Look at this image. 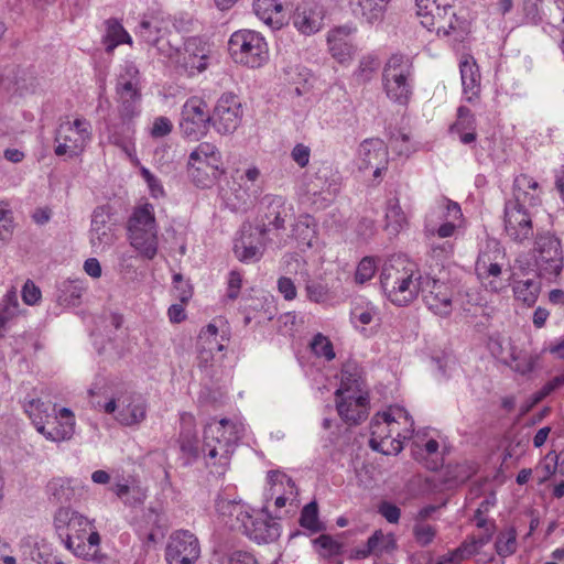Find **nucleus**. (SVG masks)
<instances>
[{
  "instance_id": "obj_64",
  "label": "nucleus",
  "mask_w": 564,
  "mask_h": 564,
  "mask_svg": "<svg viewBox=\"0 0 564 564\" xmlns=\"http://www.w3.org/2000/svg\"><path fill=\"white\" fill-rule=\"evenodd\" d=\"M22 300L28 305H35L41 300V290L31 280H28L22 288Z\"/></svg>"
},
{
  "instance_id": "obj_58",
  "label": "nucleus",
  "mask_w": 564,
  "mask_h": 564,
  "mask_svg": "<svg viewBox=\"0 0 564 564\" xmlns=\"http://www.w3.org/2000/svg\"><path fill=\"white\" fill-rule=\"evenodd\" d=\"M438 206L443 209V218L446 221L455 223L462 219L463 213L458 203L447 197H442L438 202Z\"/></svg>"
},
{
  "instance_id": "obj_29",
  "label": "nucleus",
  "mask_w": 564,
  "mask_h": 564,
  "mask_svg": "<svg viewBox=\"0 0 564 564\" xmlns=\"http://www.w3.org/2000/svg\"><path fill=\"white\" fill-rule=\"evenodd\" d=\"M390 0H351L354 14L364 23L373 25L384 19L387 6Z\"/></svg>"
},
{
  "instance_id": "obj_35",
  "label": "nucleus",
  "mask_w": 564,
  "mask_h": 564,
  "mask_svg": "<svg viewBox=\"0 0 564 564\" xmlns=\"http://www.w3.org/2000/svg\"><path fill=\"white\" fill-rule=\"evenodd\" d=\"M361 371L355 361H347L341 368V384L335 395L341 397L347 393H362Z\"/></svg>"
},
{
  "instance_id": "obj_5",
  "label": "nucleus",
  "mask_w": 564,
  "mask_h": 564,
  "mask_svg": "<svg viewBox=\"0 0 564 564\" xmlns=\"http://www.w3.org/2000/svg\"><path fill=\"white\" fill-rule=\"evenodd\" d=\"M128 239L138 253L152 260L158 254L159 238L154 207L145 203L134 208L128 224Z\"/></svg>"
},
{
  "instance_id": "obj_2",
  "label": "nucleus",
  "mask_w": 564,
  "mask_h": 564,
  "mask_svg": "<svg viewBox=\"0 0 564 564\" xmlns=\"http://www.w3.org/2000/svg\"><path fill=\"white\" fill-rule=\"evenodd\" d=\"M539 184L527 174L513 181L512 198L505 204V231L517 243H523L533 237L532 215L529 207L540 204Z\"/></svg>"
},
{
  "instance_id": "obj_4",
  "label": "nucleus",
  "mask_w": 564,
  "mask_h": 564,
  "mask_svg": "<svg viewBox=\"0 0 564 564\" xmlns=\"http://www.w3.org/2000/svg\"><path fill=\"white\" fill-rule=\"evenodd\" d=\"M241 435V426L227 419L208 423L205 426L203 452L210 473L218 476L225 474Z\"/></svg>"
},
{
  "instance_id": "obj_32",
  "label": "nucleus",
  "mask_w": 564,
  "mask_h": 564,
  "mask_svg": "<svg viewBox=\"0 0 564 564\" xmlns=\"http://www.w3.org/2000/svg\"><path fill=\"white\" fill-rule=\"evenodd\" d=\"M218 328L214 324H208L198 335L197 351L200 366H207L213 359L214 351H220L224 346L217 341Z\"/></svg>"
},
{
  "instance_id": "obj_3",
  "label": "nucleus",
  "mask_w": 564,
  "mask_h": 564,
  "mask_svg": "<svg viewBox=\"0 0 564 564\" xmlns=\"http://www.w3.org/2000/svg\"><path fill=\"white\" fill-rule=\"evenodd\" d=\"M55 532L65 545L78 557L93 556L100 543L97 531L91 530L90 521L69 507H59L53 519Z\"/></svg>"
},
{
  "instance_id": "obj_49",
  "label": "nucleus",
  "mask_w": 564,
  "mask_h": 564,
  "mask_svg": "<svg viewBox=\"0 0 564 564\" xmlns=\"http://www.w3.org/2000/svg\"><path fill=\"white\" fill-rule=\"evenodd\" d=\"M384 535L381 531H376L367 541L365 547L355 550L356 558H367L370 554H381L386 546Z\"/></svg>"
},
{
  "instance_id": "obj_26",
  "label": "nucleus",
  "mask_w": 564,
  "mask_h": 564,
  "mask_svg": "<svg viewBox=\"0 0 564 564\" xmlns=\"http://www.w3.org/2000/svg\"><path fill=\"white\" fill-rule=\"evenodd\" d=\"M339 189V176L329 166L319 167L306 183L308 194L322 195L324 199H332Z\"/></svg>"
},
{
  "instance_id": "obj_39",
  "label": "nucleus",
  "mask_w": 564,
  "mask_h": 564,
  "mask_svg": "<svg viewBox=\"0 0 564 564\" xmlns=\"http://www.w3.org/2000/svg\"><path fill=\"white\" fill-rule=\"evenodd\" d=\"M216 509L223 517L235 518V522L231 523L232 527L239 529L245 518L248 519V509L240 501L227 500V499H218L216 501Z\"/></svg>"
},
{
  "instance_id": "obj_42",
  "label": "nucleus",
  "mask_w": 564,
  "mask_h": 564,
  "mask_svg": "<svg viewBox=\"0 0 564 564\" xmlns=\"http://www.w3.org/2000/svg\"><path fill=\"white\" fill-rule=\"evenodd\" d=\"M24 411L36 427V421H42L45 424L55 414V405L52 406L40 399H31L24 403Z\"/></svg>"
},
{
  "instance_id": "obj_57",
  "label": "nucleus",
  "mask_w": 564,
  "mask_h": 564,
  "mask_svg": "<svg viewBox=\"0 0 564 564\" xmlns=\"http://www.w3.org/2000/svg\"><path fill=\"white\" fill-rule=\"evenodd\" d=\"M376 272V264L373 259L365 257L357 265L355 273V281L359 284H364L371 280Z\"/></svg>"
},
{
  "instance_id": "obj_8",
  "label": "nucleus",
  "mask_w": 564,
  "mask_h": 564,
  "mask_svg": "<svg viewBox=\"0 0 564 564\" xmlns=\"http://www.w3.org/2000/svg\"><path fill=\"white\" fill-rule=\"evenodd\" d=\"M228 50L236 63L251 68L261 67L269 58L264 37L252 30L234 32L228 41Z\"/></svg>"
},
{
  "instance_id": "obj_13",
  "label": "nucleus",
  "mask_w": 564,
  "mask_h": 564,
  "mask_svg": "<svg viewBox=\"0 0 564 564\" xmlns=\"http://www.w3.org/2000/svg\"><path fill=\"white\" fill-rule=\"evenodd\" d=\"M200 555L198 539L188 530H177L170 535L165 551L169 564H194Z\"/></svg>"
},
{
  "instance_id": "obj_24",
  "label": "nucleus",
  "mask_w": 564,
  "mask_h": 564,
  "mask_svg": "<svg viewBox=\"0 0 564 564\" xmlns=\"http://www.w3.org/2000/svg\"><path fill=\"white\" fill-rule=\"evenodd\" d=\"M209 56L210 48L202 39L193 36L184 42L183 66L191 75L204 72L207 68Z\"/></svg>"
},
{
  "instance_id": "obj_63",
  "label": "nucleus",
  "mask_w": 564,
  "mask_h": 564,
  "mask_svg": "<svg viewBox=\"0 0 564 564\" xmlns=\"http://www.w3.org/2000/svg\"><path fill=\"white\" fill-rule=\"evenodd\" d=\"M378 512L389 522L398 523L401 517L400 508L389 501H382L378 507Z\"/></svg>"
},
{
  "instance_id": "obj_36",
  "label": "nucleus",
  "mask_w": 564,
  "mask_h": 564,
  "mask_svg": "<svg viewBox=\"0 0 564 564\" xmlns=\"http://www.w3.org/2000/svg\"><path fill=\"white\" fill-rule=\"evenodd\" d=\"M180 447L181 451L192 457L198 455V438L195 431L194 417L189 414H184L181 417V432H180Z\"/></svg>"
},
{
  "instance_id": "obj_22",
  "label": "nucleus",
  "mask_w": 564,
  "mask_h": 564,
  "mask_svg": "<svg viewBox=\"0 0 564 564\" xmlns=\"http://www.w3.org/2000/svg\"><path fill=\"white\" fill-rule=\"evenodd\" d=\"M358 155L360 160L359 169H375V177H378L381 174L382 170H386V164L388 162V151L382 140H365L359 145Z\"/></svg>"
},
{
  "instance_id": "obj_48",
  "label": "nucleus",
  "mask_w": 564,
  "mask_h": 564,
  "mask_svg": "<svg viewBox=\"0 0 564 564\" xmlns=\"http://www.w3.org/2000/svg\"><path fill=\"white\" fill-rule=\"evenodd\" d=\"M378 67L379 62L376 57H362L359 62L358 68L354 72V78L357 84L361 85L370 82Z\"/></svg>"
},
{
  "instance_id": "obj_18",
  "label": "nucleus",
  "mask_w": 564,
  "mask_h": 564,
  "mask_svg": "<svg viewBox=\"0 0 564 564\" xmlns=\"http://www.w3.org/2000/svg\"><path fill=\"white\" fill-rule=\"evenodd\" d=\"M89 240L95 252H102L115 242L110 213L107 206H98L94 209Z\"/></svg>"
},
{
  "instance_id": "obj_38",
  "label": "nucleus",
  "mask_w": 564,
  "mask_h": 564,
  "mask_svg": "<svg viewBox=\"0 0 564 564\" xmlns=\"http://www.w3.org/2000/svg\"><path fill=\"white\" fill-rule=\"evenodd\" d=\"M293 237L303 246L312 248L316 239V223L310 215H302L292 227Z\"/></svg>"
},
{
  "instance_id": "obj_31",
  "label": "nucleus",
  "mask_w": 564,
  "mask_h": 564,
  "mask_svg": "<svg viewBox=\"0 0 564 564\" xmlns=\"http://www.w3.org/2000/svg\"><path fill=\"white\" fill-rule=\"evenodd\" d=\"M350 32V28L339 26L332 30L327 36L329 52L340 63L347 61L354 52V46L348 39Z\"/></svg>"
},
{
  "instance_id": "obj_17",
  "label": "nucleus",
  "mask_w": 564,
  "mask_h": 564,
  "mask_svg": "<svg viewBox=\"0 0 564 564\" xmlns=\"http://www.w3.org/2000/svg\"><path fill=\"white\" fill-rule=\"evenodd\" d=\"M242 533L258 544L272 543L276 541L281 534V525L273 520L268 513L251 514L248 512V519L245 518L239 527Z\"/></svg>"
},
{
  "instance_id": "obj_59",
  "label": "nucleus",
  "mask_w": 564,
  "mask_h": 564,
  "mask_svg": "<svg viewBox=\"0 0 564 564\" xmlns=\"http://www.w3.org/2000/svg\"><path fill=\"white\" fill-rule=\"evenodd\" d=\"M36 431L44 435L46 440L53 441V442H61L66 441L70 438V429L67 427V430H62L59 426H54L51 430H47L45 427L44 422L36 421Z\"/></svg>"
},
{
  "instance_id": "obj_37",
  "label": "nucleus",
  "mask_w": 564,
  "mask_h": 564,
  "mask_svg": "<svg viewBox=\"0 0 564 564\" xmlns=\"http://www.w3.org/2000/svg\"><path fill=\"white\" fill-rule=\"evenodd\" d=\"M102 41L106 45V52L109 54L112 53L119 44L132 43V39L129 33L116 19H109L106 21V34L104 35Z\"/></svg>"
},
{
  "instance_id": "obj_7",
  "label": "nucleus",
  "mask_w": 564,
  "mask_h": 564,
  "mask_svg": "<svg viewBox=\"0 0 564 564\" xmlns=\"http://www.w3.org/2000/svg\"><path fill=\"white\" fill-rule=\"evenodd\" d=\"M221 154L209 142L199 143L189 154L187 173L192 182L202 188L209 187L223 173Z\"/></svg>"
},
{
  "instance_id": "obj_12",
  "label": "nucleus",
  "mask_w": 564,
  "mask_h": 564,
  "mask_svg": "<svg viewBox=\"0 0 564 564\" xmlns=\"http://www.w3.org/2000/svg\"><path fill=\"white\" fill-rule=\"evenodd\" d=\"M536 265L540 274L557 276L563 269V251L560 239L551 232L539 234L535 238Z\"/></svg>"
},
{
  "instance_id": "obj_14",
  "label": "nucleus",
  "mask_w": 564,
  "mask_h": 564,
  "mask_svg": "<svg viewBox=\"0 0 564 564\" xmlns=\"http://www.w3.org/2000/svg\"><path fill=\"white\" fill-rule=\"evenodd\" d=\"M265 238V228L259 229L249 224L243 225L240 237L234 243L235 256L245 263L258 262L264 252Z\"/></svg>"
},
{
  "instance_id": "obj_1",
  "label": "nucleus",
  "mask_w": 564,
  "mask_h": 564,
  "mask_svg": "<svg viewBox=\"0 0 564 564\" xmlns=\"http://www.w3.org/2000/svg\"><path fill=\"white\" fill-rule=\"evenodd\" d=\"M380 283L387 297L398 306L410 304L421 293L434 314L448 316L452 313L451 285L429 274H422L416 263L404 256H394L384 263Z\"/></svg>"
},
{
  "instance_id": "obj_50",
  "label": "nucleus",
  "mask_w": 564,
  "mask_h": 564,
  "mask_svg": "<svg viewBox=\"0 0 564 564\" xmlns=\"http://www.w3.org/2000/svg\"><path fill=\"white\" fill-rule=\"evenodd\" d=\"M451 3L452 0H415L417 15L422 20H429L432 15H436V12L445 9V4Z\"/></svg>"
},
{
  "instance_id": "obj_25",
  "label": "nucleus",
  "mask_w": 564,
  "mask_h": 564,
  "mask_svg": "<svg viewBox=\"0 0 564 564\" xmlns=\"http://www.w3.org/2000/svg\"><path fill=\"white\" fill-rule=\"evenodd\" d=\"M135 120L119 118L118 122L107 123L108 141L120 148L128 156H132L134 149Z\"/></svg>"
},
{
  "instance_id": "obj_16",
  "label": "nucleus",
  "mask_w": 564,
  "mask_h": 564,
  "mask_svg": "<svg viewBox=\"0 0 564 564\" xmlns=\"http://www.w3.org/2000/svg\"><path fill=\"white\" fill-rule=\"evenodd\" d=\"M242 108L239 98L235 95H223L212 115V124L221 134H229L237 130L241 122Z\"/></svg>"
},
{
  "instance_id": "obj_46",
  "label": "nucleus",
  "mask_w": 564,
  "mask_h": 564,
  "mask_svg": "<svg viewBox=\"0 0 564 564\" xmlns=\"http://www.w3.org/2000/svg\"><path fill=\"white\" fill-rule=\"evenodd\" d=\"M300 524L302 528L317 533L323 530V525L318 520V507L315 501L307 503L301 512Z\"/></svg>"
},
{
  "instance_id": "obj_10",
  "label": "nucleus",
  "mask_w": 564,
  "mask_h": 564,
  "mask_svg": "<svg viewBox=\"0 0 564 564\" xmlns=\"http://www.w3.org/2000/svg\"><path fill=\"white\" fill-rule=\"evenodd\" d=\"M90 123L84 118H76L74 122H62L55 133V154L69 158L80 154L90 140Z\"/></svg>"
},
{
  "instance_id": "obj_41",
  "label": "nucleus",
  "mask_w": 564,
  "mask_h": 564,
  "mask_svg": "<svg viewBox=\"0 0 564 564\" xmlns=\"http://www.w3.org/2000/svg\"><path fill=\"white\" fill-rule=\"evenodd\" d=\"M142 94L116 96L119 118L134 119L141 113Z\"/></svg>"
},
{
  "instance_id": "obj_53",
  "label": "nucleus",
  "mask_w": 564,
  "mask_h": 564,
  "mask_svg": "<svg viewBox=\"0 0 564 564\" xmlns=\"http://www.w3.org/2000/svg\"><path fill=\"white\" fill-rule=\"evenodd\" d=\"M306 294L312 302L319 304L326 303L332 299L327 285L316 281H311L306 284Z\"/></svg>"
},
{
  "instance_id": "obj_34",
  "label": "nucleus",
  "mask_w": 564,
  "mask_h": 564,
  "mask_svg": "<svg viewBox=\"0 0 564 564\" xmlns=\"http://www.w3.org/2000/svg\"><path fill=\"white\" fill-rule=\"evenodd\" d=\"M463 93L466 100L473 102L480 91V74L478 66L473 61H463L459 64Z\"/></svg>"
},
{
  "instance_id": "obj_45",
  "label": "nucleus",
  "mask_w": 564,
  "mask_h": 564,
  "mask_svg": "<svg viewBox=\"0 0 564 564\" xmlns=\"http://www.w3.org/2000/svg\"><path fill=\"white\" fill-rule=\"evenodd\" d=\"M437 532L438 530L435 524L413 522L412 535L415 543L421 547L431 545L434 542Z\"/></svg>"
},
{
  "instance_id": "obj_47",
  "label": "nucleus",
  "mask_w": 564,
  "mask_h": 564,
  "mask_svg": "<svg viewBox=\"0 0 564 564\" xmlns=\"http://www.w3.org/2000/svg\"><path fill=\"white\" fill-rule=\"evenodd\" d=\"M496 551L500 556H509L517 549V532L513 528L501 531L495 543Z\"/></svg>"
},
{
  "instance_id": "obj_61",
  "label": "nucleus",
  "mask_w": 564,
  "mask_h": 564,
  "mask_svg": "<svg viewBox=\"0 0 564 564\" xmlns=\"http://www.w3.org/2000/svg\"><path fill=\"white\" fill-rule=\"evenodd\" d=\"M375 315L376 308L370 304H367L366 306L356 305L350 312L351 319L354 322H359L361 325H369Z\"/></svg>"
},
{
  "instance_id": "obj_20",
  "label": "nucleus",
  "mask_w": 564,
  "mask_h": 564,
  "mask_svg": "<svg viewBox=\"0 0 564 564\" xmlns=\"http://www.w3.org/2000/svg\"><path fill=\"white\" fill-rule=\"evenodd\" d=\"M503 254L499 248H496L492 252H481L476 261V273L489 291L499 292L503 288V283L499 280L502 267L498 262V258Z\"/></svg>"
},
{
  "instance_id": "obj_11",
  "label": "nucleus",
  "mask_w": 564,
  "mask_h": 564,
  "mask_svg": "<svg viewBox=\"0 0 564 564\" xmlns=\"http://www.w3.org/2000/svg\"><path fill=\"white\" fill-rule=\"evenodd\" d=\"M212 123L207 104L199 97L188 98L182 107L180 130L191 140L205 135Z\"/></svg>"
},
{
  "instance_id": "obj_33",
  "label": "nucleus",
  "mask_w": 564,
  "mask_h": 564,
  "mask_svg": "<svg viewBox=\"0 0 564 564\" xmlns=\"http://www.w3.org/2000/svg\"><path fill=\"white\" fill-rule=\"evenodd\" d=\"M85 290V282L82 279L63 280L56 285V302L64 306H77Z\"/></svg>"
},
{
  "instance_id": "obj_28",
  "label": "nucleus",
  "mask_w": 564,
  "mask_h": 564,
  "mask_svg": "<svg viewBox=\"0 0 564 564\" xmlns=\"http://www.w3.org/2000/svg\"><path fill=\"white\" fill-rule=\"evenodd\" d=\"M284 0H254L253 11L272 30H280L285 23Z\"/></svg>"
},
{
  "instance_id": "obj_44",
  "label": "nucleus",
  "mask_w": 564,
  "mask_h": 564,
  "mask_svg": "<svg viewBox=\"0 0 564 564\" xmlns=\"http://www.w3.org/2000/svg\"><path fill=\"white\" fill-rule=\"evenodd\" d=\"M387 228L392 232H398L405 223V215L397 197L390 198L386 209Z\"/></svg>"
},
{
  "instance_id": "obj_55",
  "label": "nucleus",
  "mask_w": 564,
  "mask_h": 564,
  "mask_svg": "<svg viewBox=\"0 0 564 564\" xmlns=\"http://www.w3.org/2000/svg\"><path fill=\"white\" fill-rule=\"evenodd\" d=\"M18 300L14 292H9L0 304V326L4 324L15 315L18 312Z\"/></svg>"
},
{
  "instance_id": "obj_19",
  "label": "nucleus",
  "mask_w": 564,
  "mask_h": 564,
  "mask_svg": "<svg viewBox=\"0 0 564 564\" xmlns=\"http://www.w3.org/2000/svg\"><path fill=\"white\" fill-rule=\"evenodd\" d=\"M324 18L323 6L316 2H303L295 8L291 19L293 26L301 34L312 35L322 30Z\"/></svg>"
},
{
  "instance_id": "obj_62",
  "label": "nucleus",
  "mask_w": 564,
  "mask_h": 564,
  "mask_svg": "<svg viewBox=\"0 0 564 564\" xmlns=\"http://www.w3.org/2000/svg\"><path fill=\"white\" fill-rule=\"evenodd\" d=\"M390 147L399 155L409 156V154L412 152V147L410 144V138L408 134L402 133V132H399L391 137Z\"/></svg>"
},
{
  "instance_id": "obj_40",
  "label": "nucleus",
  "mask_w": 564,
  "mask_h": 564,
  "mask_svg": "<svg viewBox=\"0 0 564 564\" xmlns=\"http://www.w3.org/2000/svg\"><path fill=\"white\" fill-rule=\"evenodd\" d=\"M541 283L536 279H528L525 281H514L513 293L518 301L532 306L539 296Z\"/></svg>"
},
{
  "instance_id": "obj_56",
  "label": "nucleus",
  "mask_w": 564,
  "mask_h": 564,
  "mask_svg": "<svg viewBox=\"0 0 564 564\" xmlns=\"http://www.w3.org/2000/svg\"><path fill=\"white\" fill-rule=\"evenodd\" d=\"M558 10H561V7H557V12L555 14L550 15L546 23L550 30L546 28L544 30L553 37H561L562 51L564 53V12L561 13Z\"/></svg>"
},
{
  "instance_id": "obj_51",
  "label": "nucleus",
  "mask_w": 564,
  "mask_h": 564,
  "mask_svg": "<svg viewBox=\"0 0 564 564\" xmlns=\"http://www.w3.org/2000/svg\"><path fill=\"white\" fill-rule=\"evenodd\" d=\"M311 349L317 357H324L326 360H333L335 358V351L330 340L322 335L316 334L311 341Z\"/></svg>"
},
{
  "instance_id": "obj_54",
  "label": "nucleus",
  "mask_w": 564,
  "mask_h": 564,
  "mask_svg": "<svg viewBox=\"0 0 564 564\" xmlns=\"http://www.w3.org/2000/svg\"><path fill=\"white\" fill-rule=\"evenodd\" d=\"M451 130L454 132L475 130V118H474L471 111L467 107L460 106L457 109V120L451 127Z\"/></svg>"
},
{
  "instance_id": "obj_6",
  "label": "nucleus",
  "mask_w": 564,
  "mask_h": 564,
  "mask_svg": "<svg viewBox=\"0 0 564 564\" xmlns=\"http://www.w3.org/2000/svg\"><path fill=\"white\" fill-rule=\"evenodd\" d=\"M382 86L387 97L399 105H406L413 90V65L402 54H393L382 72Z\"/></svg>"
},
{
  "instance_id": "obj_21",
  "label": "nucleus",
  "mask_w": 564,
  "mask_h": 564,
  "mask_svg": "<svg viewBox=\"0 0 564 564\" xmlns=\"http://www.w3.org/2000/svg\"><path fill=\"white\" fill-rule=\"evenodd\" d=\"M423 26L430 31L436 32L438 36H448L451 34H459L465 32V19L457 14L455 7L445 4V9L441 12H436V15H432L429 20H421Z\"/></svg>"
},
{
  "instance_id": "obj_27",
  "label": "nucleus",
  "mask_w": 564,
  "mask_h": 564,
  "mask_svg": "<svg viewBox=\"0 0 564 564\" xmlns=\"http://www.w3.org/2000/svg\"><path fill=\"white\" fill-rule=\"evenodd\" d=\"M46 492L51 501L68 503L83 496L84 485L77 479L57 477L48 481Z\"/></svg>"
},
{
  "instance_id": "obj_43",
  "label": "nucleus",
  "mask_w": 564,
  "mask_h": 564,
  "mask_svg": "<svg viewBox=\"0 0 564 564\" xmlns=\"http://www.w3.org/2000/svg\"><path fill=\"white\" fill-rule=\"evenodd\" d=\"M147 44L155 45L162 36V22L156 18L143 19L137 30Z\"/></svg>"
},
{
  "instance_id": "obj_60",
  "label": "nucleus",
  "mask_w": 564,
  "mask_h": 564,
  "mask_svg": "<svg viewBox=\"0 0 564 564\" xmlns=\"http://www.w3.org/2000/svg\"><path fill=\"white\" fill-rule=\"evenodd\" d=\"M541 3L542 0H523L522 11L527 22L532 24L541 22Z\"/></svg>"
},
{
  "instance_id": "obj_9",
  "label": "nucleus",
  "mask_w": 564,
  "mask_h": 564,
  "mask_svg": "<svg viewBox=\"0 0 564 564\" xmlns=\"http://www.w3.org/2000/svg\"><path fill=\"white\" fill-rule=\"evenodd\" d=\"M91 403L95 408L102 409L108 414L116 413L115 417L123 425H134L145 417V404L141 397L133 394H120L106 398L104 401L95 397L94 391Z\"/></svg>"
},
{
  "instance_id": "obj_30",
  "label": "nucleus",
  "mask_w": 564,
  "mask_h": 564,
  "mask_svg": "<svg viewBox=\"0 0 564 564\" xmlns=\"http://www.w3.org/2000/svg\"><path fill=\"white\" fill-rule=\"evenodd\" d=\"M141 74L133 62L127 61L121 66L116 80V96L141 94Z\"/></svg>"
},
{
  "instance_id": "obj_23",
  "label": "nucleus",
  "mask_w": 564,
  "mask_h": 564,
  "mask_svg": "<svg viewBox=\"0 0 564 564\" xmlns=\"http://www.w3.org/2000/svg\"><path fill=\"white\" fill-rule=\"evenodd\" d=\"M368 394L347 393L336 397V406L339 416L347 423L358 424L368 415Z\"/></svg>"
},
{
  "instance_id": "obj_52",
  "label": "nucleus",
  "mask_w": 564,
  "mask_h": 564,
  "mask_svg": "<svg viewBox=\"0 0 564 564\" xmlns=\"http://www.w3.org/2000/svg\"><path fill=\"white\" fill-rule=\"evenodd\" d=\"M381 417H382L383 423L387 424L388 426L393 423H399L401 420H403L404 423H409L410 429L403 435V438H409L411 436V434L413 432L414 422L404 409H402V408L390 409L388 412H383L381 414Z\"/></svg>"
},
{
  "instance_id": "obj_15",
  "label": "nucleus",
  "mask_w": 564,
  "mask_h": 564,
  "mask_svg": "<svg viewBox=\"0 0 564 564\" xmlns=\"http://www.w3.org/2000/svg\"><path fill=\"white\" fill-rule=\"evenodd\" d=\"M260 219L258 228H265V234L271 229L284 228L286 219L292 215V206L281 195L267 194L260 200Z\"/></svg>"
}]
</instances>
